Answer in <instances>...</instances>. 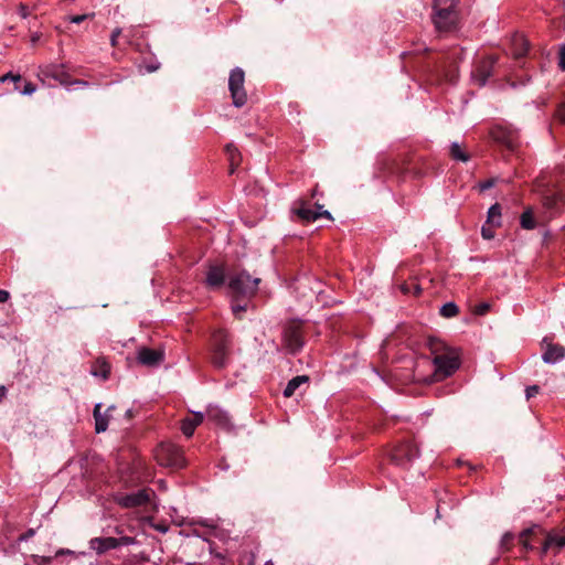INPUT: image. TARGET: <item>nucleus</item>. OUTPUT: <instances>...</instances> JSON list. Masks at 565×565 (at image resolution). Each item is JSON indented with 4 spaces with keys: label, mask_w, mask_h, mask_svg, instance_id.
<instances>
[{
    "label": "nucleus",
    "mask_w": 565,
    "mask_h": 565,
    "mask_svg": "<svg viewBox=\"0 0 565 565\" xmlns=\"http://www.w3.org/2000/svg\"><path fill=\"white\" fill-rule=\"evenodd\" d=\"M428 348L434 355L435 371L433 373V381H443L451 376L459 369V353L455 349L447 347L443 341L435 338L428 340Z\"/></svg>",
    "instance_id": "nucleus-1"
},
{
    "label": "nucleus",
    "mask_w": 565,
    "mask_h": 565,
    "mask_svg": "<svg viewBox=\"0 0 565 565\" xmlns=\"http://www.w3.org/2000/svg\"><path fill=\"white\" fill-rule=\"evenodd\" d=\"M231 356V339L226 331L217 330L211 338V362L216 369H224Z\"/></svg>",
    "instance_id": "nucleus-2"
},
{
    "label": "nucleus",
    "mask_w": 565,
    "mask_h": 565,
    "mask_svg": "<svg viewBox=\"0 0 565 565\" xmlns=\"http://www.w3.org/2000/svg\"><path fill=\"white\" fill-rule=\"evenodd\" d=\"M259 282V278H252L247 271L242 270L230 278L228 288L236 298H249L256 294Z\"/></svg>",
    "instance_id": "nucleus-3"
},
{
    "label": "nucleus",
    "mask_w": 565,
    "mask_h": 565,
    "mask_svg": "<svg viewBox=\"0 0 565 565\" xmlns=\"http://www.w3.org/2000/svg\"><path fill=\"white\" fill-rule=\"evenodd\" d=\"M156 459L159 465L174 469H181L186 463L183 450L172 443L160 444L156 450Z\"/></svg>",
    "instance_id": "nucleus-4"
},
{
    "label": "nucleus",
    "mask_w": 565,
    "mask_h": 565,
    "mask_svg": "<svg viewBox=\"0 0 565 565\" xmlns=\"http://www.w3.org/2000/svg\"><path fill=\"white\" fill-rule=\"evenodd\" d=\"M282 341L285 348L291 354H296L302 349L305 341L300 322L292 320L286 323L284 327Z\"/></svg>",
    "instance_id": "nucleus-5"
},
{
    "label": "nucleus",
    "mask_w": 565,
    "mask_h": 565,
    "mask_svg": "<svg viewBox=\"0 0 565 565\" xmlns=\"http://www.w3.org/2000/svg\"><path fill=\"white\" fill-rule=\"evenodd\" d=\"M245 74L239 67L232 70L228 78V89L235 107H242L247 102V94L244 89Z\"/></svg>",
    "instance_id": "nucleus-6"
},
{
    "label": "nucleus",
    "mask_w": 565,
    "mask_h": 565,
    "mask_svg": "<svg viewBox=\"0 0 565 565\" xmlns=\"http://www.w3.org/2000/svg\"><path fill=\"white\" fill-rule=\"evenodd\" d=\"M490 135L494 141L501 143L512 152L515 151L520 145L519 132L511 127L498 125L491 129Z\"/></svg>",
    "instance_id": "nucleus-7"
},
{
    "label": "nucleus",
    "mask_w": 565,
    "mask_h": 565,
    "mask_svg": "<svg viewBox=\"0 0 565 565\" xmlns=\"http://www.w3.org/2000/svg\"><path fill=\"white\" fill-rule=\"evenodd\" d=\"M317 210H312L308 206L303 200H298L292 206V212L305 222H313L320 217L332 220V215L329 211L323 210V205L316 203Z\"/></svg>",
    "instance_id": "nucleus-8"
},
{
    "label": "nucleus",
    "mask_w": 565,
    "mask_h": 565,
    "mask_svg": "<svg viewBox=\"0 0 565 565\" xmlns=\"http://www.w3.org/2000/svg\"><path fill=\"white\" fill-rule=\"evenodd\" d=\"M457 20L458 13L456 9H440L434 11L433 21L439 32L452 30L456 26Z\"/></svg>",
    "instance_id": "nucleus-9"
},
{
    "label": "nucleus",
    "mask_w": 565,
    "mask_h": 565,
    "mask_svg": "<svg viewBox=\"0 0 565 565\" xmlns=\"http://www.w3.org/2000/svg\"><path fill=\"white\" fill-rule=\"evenodd\" d=\"M115 500L120 507L126 509L141 507L150 500V490L141 489L134 493L120 494Z\"/></svg>",
    "instance_id": "nucleus-10"
},
{
    "label": "nucleus",
    "mask_w": 565,
    "mask_h": 565,
    "mask_svg": "<svg viewBox=\"0 0 565 565\" xmlns=\"http://www.w3.org/2000/svg\"><path fill=\"white\" fill-rule=\"evenodd\" d=\"M497 62L494 56H488L481 60L472 71V79L479 85L484 86L487 81L493 74V67Z\"/></svg>",
    "instance_id": "nucleus-11"
},
{
    "label": "nucleus",
    "mask_w": 565,
    "mask_h": 565,
    "mask_svg": "<svg viewBox=\"0 0 565 565\" xmlns=\"http://www.w3.org/2000/svg\"><path fill=\"white\" fill-rule=\"evenodd\" d=\"M418 457H419V449L412 441H407V443L398 446L392 452V460L395 463L401 465V466H403L407 462H411Z\"/></svg>",
    "instance_id": "nucleus-12"
},
{
    "label": "nucleus",
    "mask_w": 565,
    "mask_h": 565,
    "mask_svg": "<svg viewBox=\"0 0 565 565\" xmlns=\"http://www.w3.org/2000/svg\"><path fill=\"white\" fill-rule=\"evenodd\" d=\"M137 360L146 366H157L163 360V353L159 350L142 347L137 351Z\"/></svg>",
    "instance_id": "nucleus-13"
},
{
    "label": "nucleus",
    "mask_w": 565,
    "mask_h": 565,
    "mask_svg": "<svg viewBox=\"0 0 565 565\" xmlns=\"http://www.w3.org/2000/svg\"><path fill=\"white\" fill-rule=\"evenodd\" d=\"M543 343L546 344L545 351L542 354L544 363L555 364L565 358V348L563 345L547 342V338H544Z\"/></svg>",
    "instance_id": "nucleus-14"
},
{
    "label": "nucleus",
    "mask_w": 565,
    "mask_h": 565,
    "mask_svg": "<svg viewBox=\"0 0 565 565\" xmlns=\"http://www.w3.org/2000/svg\"><path fill=\"white\" fill-rule=\"evenodd\" d=\"M564 204L565 195L562 192H548L543 196V206L551 217L557 214Z\"/></svg>",
    "instance_id": "nucleus-15"
},
{
    "label": "nucleus",
    "mask_w": 565,
    "mask_h": 565,
    "mask_svg": "<svg viewBox=\"0 0 565 565\" xmlns=\"http://www.w3.org/2000/svg\"><path fill=\"white\" fill-rule=\"evenodd\" d=\"M89 548L102 555L110 550L116 548V539L113 536L94 537L89 541Z\"/></svg>",
    "instance_id": "nucleus-16"
},
{
    "label": "nucleus",
    "mask_w": 565,
    "mask_h": 565,
    "mask_svg": "<svg viewBox=\"0 0 565 565\" xmlns=\"http://www.w3.org/2000/svg\"><path fill=\"white\" fill-rule=\"evenodd\" d=\"M206 417L220 427L227 428L230 426V417L227 413L218 406H209L206 409Z\"/></svg>",
    "instance_id": "nucleus-17"
},
{
    "label": "nucleus",
    "mask_w": 565,
    "mask_h": 565,
    "mask_svg": "<svg viewBox=\"0 0 565 565\" xmlns=\"http://www.w3.org/2000/svg\"><path fill=\"white\" fill-rule=\"evenodd\" d=\"M225 280L224 268L217 265L210 266L206 273V284L211 288L223 286Z\"/></svg>",
    "instance_id": "nucleus-18"
},
{
    "label": "nucleus",
    "mask_w": 565,
    "mask_h": 565,
    "mask_svg": "<svg viewBox=\"0 0 565 565\" xmlns=\"http://www.w3.org/2000/svg\"><path fill=\"white\" fill-rule=\"evenodd\" d=\"M204 414L201 412H194L192 417H186L182 420L181 430L186 437H191L194 434L195 428L203 422Z\"/></svg>",
    "instance_id": "nucleus-19"
},
{
    "label": "nucleus",
    "mask_w": 565,
    "mask_h": 565,
    "mask_svg": "<svg viewBox=\"0 0 565 565\" xmlns=\"http://www.w3.org/2000/svg\"><path fill=\"white\" fill-rule=\"evenodd\" d=\"M114 408L110 406L107 408L106 414H102V404L98 403L94 407V418H95V430L97 434L106 431L108 428V413Z\"/></svg>",
    "instance_id": "nucleus-20"
},
{
    "label": "nucleus",
    "mask_w": 565,
    "mask_h": 565,
    "mask_svg": "<svg viewBox=\"0 0 565 565\" xmlns=\"http://www.w3.org/2000/svg\"><path fill=\"white\" fill-rule=\"evenodd\" d=\"M309 376L307 375H297L292 377L286 385L284 390L285 397H291L296 391L303 384L309 383Z\"/></svg>",
    "instance_id": "nucleus-21"
},
{
    "label": "nucleus",
    "mask_w": 565,
    "mask_h": 565,
    "mask_svg": "<svg viewBox=\"0 0 565 565\" xmlns=\"http://www.w3.org/2000/svg\"><path fill=\"white\" fill-rule=\"evenodd\" d=\"M513 55L516 58L523 57L529 51V43L523 35H515L512 42Z\"/></svg>",
    "instance_id": "nucleus-22"
},
{
    "label": "nucleus",
    "mask_w": 565,
    "mask_h": 565,
    "mask_svg": "<svg viewBox=\"0 0 565 565\" xmlns=\"http://www.w3.org/2000/svg\"><path fill=\"white\" fill-rule=\"evenodd\" d=\"M487 224L492 227L501 226V206L499 203L491 205L488 210Z\"/></svg>",
    "instance_id": "nucleus-23"
},
{
    "label": "nucleus",
    "mask_w": 565,
    "mask_h": 565,
    "mask_svg": "<svg viewBox=\"0 0 565 565\" xmlns=\"http://www.w3.org/2000/svg\"><path fill=\"white\" fill-rule=\"evenodd\" d=\"M520 225L524 230H534L536 227V221L534 218L533 210L526 207L520 216Z\"/></svg>",
    "instance_id": "nucleus-24"
},
{
    "label": "nucleus",
    "mask_w": 565,
    "mask_h": 565,
    "mask_svg": "<svg viewBox=\"0 0 565 565\" xmlns=\"http://www.w3.org/2000/svg\"><path fill=\"white\" fill-rule=\"evenodd\" d=\"M439 313L444 318H454L459 313V308L455 302L449 301L440 307Z\"/></svg>",
    "instance_id": "nucleus-25"
},
{
    "label": "nucleus",
    "mask_w": 565,
    "mask_h": 565,
    "mask_svg": "<svg viewBox=\"0 0 565 565\" xmlns=\"http://www.w3.org/2000/svg\"><path fill=\"white\" fill-rule=\"evenodd\" d=\"M226 153L228 156V160H230V164H231V173H233L235 170V167L238 166L241 156L238 153L237 148L233 145L226 146Z\"/></svg>",
    "instance_id": "nucleus-26"
},
{
    "label": "nucleus",
    "mask_w": 565,
    "mask_h": 565,
    "mask_svg": "<svg viewBox=\"0 0 565 565\" xmlns=\"http://www.w3.org/2000/svg\"><path fill=\"white\" fill-rule=\"evenodd\" d=\"M92 373L95 376H102L103 379H107L110 373V366L105 360H97L96 366Z\"/></svg>",
    "instance_id": "nucleus-27"
},
{
    "label": "nucleus",
    "mask_w": 565,
    "mask_h": 565,
    "mask_svg": "<svg viewBox=\"0 0 565 565\" xmlns=\"http://www.w3.org/2000/svg\"><path fill=\"white\" fill-rule=\"evenodd\" d=\"M450 154L452 159L467 162L469 160V156L461 149L458 142H452L450 146Z\"/></svg>",
    "instance_id": "nucleus-28"
},
{
    "label": "nucleus",
    "mask_w": 565,
    "mask_h": 565,
    "mask_svg": "<svg viewBox=\"0 0 565 565\" xmlns=\"http://www.w3.org/2000/svg\"><path fill=\"white\" fill-rule=\"evenodd\" d=\"M115 533L120 535L116 539V548L120 546H128L137 544V540L132 536L121 535L122 531L119 527L115 529Z\"/></svg>",
    "instance_id": "nucleus-29"
},
{
    "label": "nucleus",
    "mask_w": 565,
    "mask_h": 565,
    "mask_svg": "<svg viewBox=\"0 0 565 565\" xmlns=\"http://www.w3.org/2000/svg\"><path fill=\"white\" fill-rule=\"evenodd\" d=\"M456 6H457L456 0H434L433 8H434V11L440 10V9L451 10V9H456Z\"/></svg>",
    "instance_id": "nucleus-30"
},
{
    "label": "nucleus",
    "mask_w": 565,
    "mask_h": 565,
    "mask_svg": "<svg viewBox=\"0 0 565 565\" xmlns=\"http://www.w3.org/2000/svg\"><path fill=\"white\" fill-rule=\"evenodd\" d=\"M148 561H149V556L145 552H141L139 554H135L131 557L125 559L124 564L125 565H135V564L145 563Z\"/></svg>",
    "instance_id": "nucleus-31"
},
{
    "label": "nucleus",
    "mask_w": 565,
    "mask_h": 565,
    "mask_svg": "<svg viewBox=\"0 0 565 565\" xmlns=\"http://www.w3.org/2000/svg\"><path fill=\"white\" fill-rule=\"evenodd\" d=\"M556 545L558 547H564L565 546V535H557V534H554V535H548L547 539H546V546L545 548L548 546V545Z\"/></svg>",
    "instance_id": "nucleus-32"
},
{
    "label": "nucleus",
    "mask_w": 565,
    "mask_h": 565,
    "mask_svg": "<svg viewBox=\"0 0 565 565\" xmlns=\"http://www.w3.org/2000/svg\"><path fill=\"white\" fill-rule=\"evenodd\" d=\"M513 541V534L507 532L502 535L500 541V546L503 551H508L510 548V545Z\"/></svg>",
    "instance_id": "nucleus-33"
},
{
    "label": "nucleus",
    "mask_w": 565,
    "mask_h": 565,
    "mask_svg": "<svg viewBox=\"0 0 565 565\" xmlns=\"http://www.w3.org/2000/svg\"><path fill=\"white\" fill-rule=\"evenodd\" d=\"M195 523L199 525L205 526V527H210V529L217 527V523L213 519H199L198 521H195Z\"/></svg>",
    "instance_id": "nucleus-34"
},
{
    "label": "nucleus",
    "mask_w": 565,
    "mask_h": 565,
    "mask_svg": "<svg viewBox=\"0 0 565 565\" xmlns=\"http://www.w3.org/2000/svg\"><path fill=\"white\" fill-rule=\"evenodd\" d=\"M481 235L486 239H492L494 237V232L491 228V225H488V224L483 225L481 227Z\"/></svg>",
    "instance_id": "nucleus-35"
},
{
    "label": "nucleus",
    "mask_w": 565,
    "mask_h": 565,
    "mask_svg": "<svg viewBox=\"0 0 565 565\" xmlns=\"http://www.w3.org/2000/svg\"><path fill=\"white\" fill-rule=\"evenodd\" d=\"M247 305H241V303H232V311L235 315V317L241 318V315L246 311Z\"/></svg>",
    "instance_id": "nucleus-36"
},
{
    "label": "nucleus",
    "mask_w": 565,
    "mask_h": 565,
    "mask_svg": "<svg viewBox=\"0 0 565 565\" xmlns=\"http://www.w3.org/2000/svg\"><path fill=\"white\" fill-rule=\"evenodd\" d=\"M94 17V13L92 14H78V15H72L68 18L70 22L79 24L84 22L86 19Z\"/></svg>",
    "instance_id": "nucleus-37"
},
{
    "label": "nucleus",
    "mask_w": 565,
    "mask_h": 565,
    "mask_svg": "<svg viewBox=\"0 0 565 565\" xmlns=\"http://www.w3.org/2000/svg\"><path fill=\"white\" fill-rule=\"evenodd\" d=\"M530 533H531V530L526 529V530L522 531L520 534V542L526 550L532 548V546L530 545V543L526 540V537H527V535H530Z\"/></svg>",
    "instance_id": "nucleus-38"
},
{
    "label": "nucleus",
    "mask_w": 565,
    "mask_h": 565,
    "mask_svg": "<svg viewBox=\"0 0 565 565\" xmlns=\"http://www.w3.org/2000/svg\"><path fill=\"white\" fill-rule=\"evenodd\" d=\"M36 90V87L33 83H25L23 89L21 90L22 95H32Z\"/></svg>",
    "instance_id": "nucleus-39"
},
{
    "label": "nucleus",
    "mask_w": 565,
    "mask_h": 565,
    "mask_svg": "<svg viewBox=\"0 0 565 565\" xmlns=\"http://www.w3.org/2000/svg\"><path fill=\"white\" fill-rule=\"evenodd\" d=\"M539 390L537 385L527 386L525 390L526 399L534 397L539 393Z\"/></svg>",
    "instance_id": "nucleus-40"
},
{
    "label": "nucleus",
    "mask_w": 565,
    "mask_h": 565,
    "mask_svg": "<svg viewBox=\"0 0 565 565\" xmlns=\"http://www.w3.org/2000/svg\"><path fill=\"white\" fill-rule=\"evenodd\" d=\"M19 14L22 19H26L30 15V9L26 4L20 3L18 7Z\"/></svg>",
    "instance_id": "nucleus-41"
},
{
    "label": "nucleus",
    "mask_w": 565,
    "mask_h": 565,
    "mask_svg": "<svg viewBox=\"0 0 565 565\" xmlns=\"http://www.w3.org/2000/svg\"><path fill=\"white\" fill-rule=\"evenodd\" d=\"M49 75H51L53 78L60 81L61 83H64L62 79H61V76L63 75V72L61 68L58 67H53L51 71L47 72Z\"/></svg>",
    "instance_id": "nucleus-42"
},
{
    "label": "nucleus",
    "mask_w": 565,
    "mask_h": 565,
    "mask_svg": "<svg viewBox=\"0 0 565 565\" xmlns=\"http://www.w3.org/2000/svg\"><path fill=\"white\" fill-rule=\"evenodd\" d=\"M20 79H21V76L19 74H13V73H7L2 77H0L1 82H6V81L19 82Z\"/></svg>",
    "instance_id": "nucleus-43"
},
{
    "label": "nucleus",
    "mask_w": 565,
    "mask_h": 565,
    "mask_svg": "<svg viewBox=\"0 0 565 565\" xmlns=\"http://www.w3.org/2000/svg\"><path fill=\"white\" fill-rule=\"evenodd\" d=\"M490 309V305L487 302H482L476 307V313L477 315H486Z\"/></svg>",
    "instance_id": "nucleus-44"
},
{
    "label": "nucleus",
    "mask_w": 565,
    "mask_h": 565,
    "mask_svg": "<svg viewBox=\"0 0 565 565\" xmlns=\"http://www.w3.org/2000/svg\"><path fill=\"white\" fill-rule=\"evenodd\" d=\"M121 34V29L120 28H116L113 32H111V35H110V44L113 46H116L117 45V41H118V38L119 35Z\"/></svg>",
    "instance_id": "nucleus-45"
},
{
    "label": "nucleus",
    "mask_w": 565,
    "mask_h": 565,
    "mask_svg": "<svg viewBox=\"0 0 565 565\" xmlns=\"http://www.w3.org/2000/svg\"><path fill=\"white\" fill-rule=\"evenodd\" d=\"M558 66L562 71L565 72V44L559 50V61Z\"/></svg>",
    "instance_id": "nucleus-46"
},
{
    "label": "nucleus",
    "mask_w": 565,
    "mask_h": 565,
    "mask_svg": "<svg viewBox=\"0 0 565 565\" xmlns=\"http://www.w3.org/2000/svg\"><path fill=\"white\" fill-rule=\"evenodd\" d=\"M494 179H488L479 184L480 191H486L494 185Z\"/></svg>",
    "instance_id": "nucleus-47"
},
{
    "label": "nucleus",
    "mask_w": 565,
    "mask_h": 565,
    "mask_svg": "<svg viewBox=\"0 0 565 565\" xmlns=\"http://www.w3.org/2000/svg\"><path fill=\"white\" fill-rule=\"evenodd\" d=\"M557 117L559 118V120L565 124V100L563 103H561L557 108Z\"/></svg>",
    "instance_id": "nucleus-48"
},
{
    "label": "nucleus",
    "mask_w": 565,
    "mask_h": 565,
    "mask_svg": "<svg viewBox=\"0 0 565 565\" xmlns=\"http://www.w3.org/2000/svg\"><path fill=\"white\" fill-rule=\"evenodd\" d=\"M10 294L7 290L0 289V303L8 301Z\"/></svg>",
    "instance_id": "nucleus-49"
},
{
    "label": "nucleus",
    "mask_w": 565,
    "mask_h": 565,
    "mask_svg": "<svg viewBox=\"0 0 565 565\" xmlns=\"http://www.w3.org/2000/svg\"><path fill=\"white\" fill-rule=\"evenodd\" d=\"M65 554H74L73 551L71 550H65V548H60L57 552H56V556H60V555H65Z\"/></svg>",
    "instance_id": "nucleus-50"
},
{
    "label": "nucleus",
    "mask_w": 565,
    "mask_h": 565,
    "mask_svg": "<svg viewBox=\"0 0 565 565\" xmlns=\"http://www.w3.org/2000/svg\"><path fill=\"white\" fill-rule=\"evenodd\" d=\"M39 558L41 559V562H39V564H40V565H42V564H47V563H50V562H51V559H52L51 557H45V556H41V557H39Z\"/></svg>",
    "instance_id": "nucleus-51"
},
{
    "label": "nucleus",
    "mask_w": 565,
    "mask_h": 565,
    "mask_svg": "<svg viewBox=\"0 0 565 565\" xmlns=\"http://www.w3.org/2000/svg\"><path fill=\"white\" fill-rule=\"evenodd\" d=\"M7 388L3 385H0V401L6 396Z\"/></svg>",
    "instance_id": "nucleus-52"
},
{
    "label": "nucleus",
    "mask_w": 565,
    "mask_h": 565,
    "mask_svg": "<svg viewBox=\"0 0 565 565\" xmlns=\"http://www.w3.org/2000/svg\"><path fill=\"white\" fill-rule=\"evenodd\" d=\"M73 84H75V85H79V86H85V85H87V83H86V82H84V81H75Z\"/></svg>",
    "instance_id": "nucleus-53"
},
{
    "label": "nucleus",
    "mask_w": 565,
    "mask_h": 565,
    "mask_svg": "<svg viewBox=\"0 0 565 565\" xmlns=\"http://www.w3.org/2000/svg\"><path fill=\"white\" fill-rule=\"evenodd\" d=\"M39 7H40V3H38V2H36V3H34V4L32 6V8H31V9L35 11V10H38V9H39Z\"/></svg>",
    "instance_id": "nucleus-54"
},
{
    "label": "nucleus",
    "mask_w": 565,
    "mask_h": 565,
    "mask_svg": "<svg viewBox=\"0 0 565 565\" xmlns=\"http://www.w3.org/2000/svg\"><path fill=\"white\" fill-rule=\"evenodd\" d=\"M38 40H39V35H38V34H34V35L32 36V42H33V43H35Z\"/></svg>",
    "instance_id": "nucleus-55"
},
{
    "label": "nucleus",
    "mask_w": 565,
    "mask_h": 565,
    "mask_svg": "<svg viewBox=\"0 0 565 565\" xmlns=\"http://www.w3.org/2000/svg\"><path fill=\"white\" fill-rule=\"evenodd\" d=\"M316 195H317V190L315 189V190H312V192H311V196H312V198H315Z\"/></svg>",
    "instance_id": "nucleus-56"
},
{
    "label": "nucleus",
    "mask_w": 565,
    "mask_h": 565,
    "mask_svg": "<svg viewBox=\"0 0 565 565\" xmlns=\"http://www.w3.org/2000/svg\"><path fill=\"white\" fill-rule=\"evenodd\" d=\"M33 534H34V531H33V530H30V531L28 532V535H30V536H31V535H33Z\"/></svg>",
    "instance_id": "nucleus-57"
},
{
    "label": "nucleus",
    "mask_w": 565,
    "mask_h": 565,
    "mask_svg": "<svg viewBox=\"0 0 565 565\" xmlns=\"http://www.w3.org/2000/svg\"><path fill=\"white\" fill-rule=\"evenodd\" d=\"M148 70H149V72H153L157 70V67H149Z\"/></svg>",
    "instance_id": "nucleus-58"
},
{
    "label": "nucleus",
    "mask_w": 565,
    "mask_h": 565,
    "mask_svg": "<svg viewBox=\"0 0 565 565\" xmlns=\"http://www.w3.org/2000/svg\"><path fill=\"white\" fill-rule=\"evenodd\" d=\"M266 565H273L270 562H266Z\"/></svg>",
    "instance_id": "nucleus-59"
},
{
    "label": "nucleus",
    "mask_w": 565,
    "mask_h": 565,
    "mask_svg": "<svg viewBox=\"0 0 565 565\" xmlns=\"http://www.w3.org/2000/svg\"><path fill=\"white\" fill-rule=\"evenodd\" d=\"M266 565H273L270 562H266Z\"/></svg>",
    "instance_id": "nucleus-60"
}]
</instances>
